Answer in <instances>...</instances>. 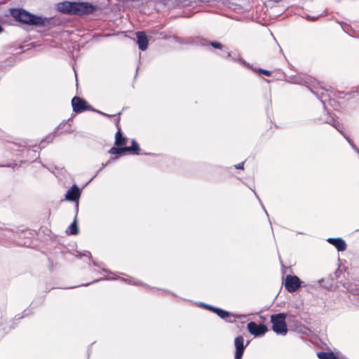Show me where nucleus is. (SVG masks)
<instances>
[{
  "mask_svg": "<svg viewBox=\"0 0 359 359\" xmlns=\"http://www.w3.org/2000/svg\"><path fill=\"white\" fill-rule=\"evenodd\" d=\"M337 359H348V358L344 355H341V356L337 355Z\"/></svg>",
  "mask_w": 359,
  "mask_h": 359,
  "instance_id": "obj_31",
  "label": "nucleus"
},
{
  "mask_svg": "<svg viewBox=\"0 0 359 359\" xmlns=\"http://www.w3.org/2000/svg\"><path fill=\"white\" fill-rule=\"evenodd\" d=\"M107 165V163H102L100 169L97 172H99L100 170H102Z\"/></svg>",
  "mask_w": 359,
  "mask_h": 359,
  "instance_id": "obj_30",
  "label": "nucleus"
},
{
  "mask_svg": "<svg viewBox=\"0 0 359 359\" xmlns=\"http://www.w3.org/2000/svg\"><path fill=\"white\" fill-rule=\"evenodd\" d=\"M198 304L201 306V307H203L206 309H209V306H210V304H205L203 302H199Z\"/></svg>",
  "mask_w": 359,
  "mask_h": 359,
  "instance_id": "obj_27",
  "label": "nucleus"
},
{
  "mask_svg": "<svg viewBox=\"0 0 359 359\" xmlns=\"http://www.w3.org/2000/svg\"><path fill=\"white\" fill-rule=\"evenodd\" d=\"M90 252L89 251H85L83 253H80L79 256L81 257V256H84V257H90Z\"/></svg>",
  "mask_w": 359,
  "mask_h": 359,
  "instance_id": "obj_26",
  "label": "nucleus"
},
{
  "mask_svg": "<svg viewBox=\"0 0 359 359\" xmlns=\"http://www.w3.org/2000/svg\"><path fill=\"white\" fill-rule=\"evenodd\" d=\"M11 15L22 24L44 27L52 25L53 18L32 14L23 8H12L10 11Z\"/></svg>",
  "mask_w": 359,
  "mask_h": 359,
  "instance_id": "obj_1",
  "label": "nucleus"
},
{
  "mask_svg": "<svg viewBox=\"0 0 359 359\" xmlns=\"http://www.w3.org/2000/svg\"><path fill=\"white\" fill-rule=\"evenodd\" d=\"M97 173H98V172H97V173L95 175V176H94V177H92V178H90V180H93V179H94V177H95V176H97Z\"/></svg>",
  "mask_w": 359,
  "mask_h": 359,
  "instance_id": "obj_36",
  "label": "nucleus"
},
{
  "mask_svg": "<svg viewBox=\"0 0 359 359\" xmlns=\"http://www.w3.org/2000/svg\"><path fill=\"white\" fill-rule=\"evenodd\" d=\"M122 152H126L124 147L122 148H117V147H112L109 149V153L111 154H119Z\"/></svg>",
  "mask_w": 359,
  "mask_h": 359,
  "instance_id": "obj_20",
  "label": "nucleus"
},
{
  "mask_svg": "<svg viewBox=\"0 0 359 359\" xmlns=\"http://www.w3.org/2000/svg\"><path fill=\"white\" fill-rule=\"evenodd\" d=\"M99 113H100V114H102V115H103V116H109V115H108V114H104V113H103V112L99 111Z\"/></svg>",
  "mask_w": 359,
  "mask_h": 359,
  "instance_id": "obj_32",
  "label": "nucleus"
},
{
  "mask_svg": "<svg viewBox=\"0 0 359 359\" xmlns=\"http://www.w3.org/2000/svg\"><path fill=\"white\" fill-rule=\"evenodd\" d=\"M216 314L222 319H226L229 317L234 316L233 313L219 308L217 309Z\"/></svg>",
  "mask_w": 359,
  "mask_h": 359,
  "instance_id": "obj_18",
  "label": "nucleus"
},
{
  "mask_svg": "<svg viewBox=\"0 0 359 359\" xmlns=\"http://www.w3.org/2000/svg\"><path fill=\"white\" fill-rule=\"evenodd\" d=\"M225 52H226V54H224V55H222L223 57L229 58V57H230L231 56V53L229 51L226 50Z\"/></svg>",
  "mask_w": 359,
  "mask_h": 359,
  "instance_id": "obj_29",
  "label": "nucleus"
},
{
  "mask_svg": "<svg viewBox=\"0 0 359 359\" xmlns=\"http://www.w3.org/2000/svg\"><path fill=\"white\" fill-rule=\"evenodd\" d=\"M124 149L126 151L133 152L135 154H138V151H140V147L137 142L135 140H133L131 141V146L125 147Z\"/></svg>",
  "mask_w": 359,
  "mask_h": 359,
  "instance_id": "obj_16",
  "label": "nucleus"
},
{
  "mask_svg": "<svg viewBox=\"0 0 359 359\" xmlns=\"http://www.w3.org/2000/svg\"><path fill=\"white\" fill-rule=\"evenodd\" d=\"M286 317L287 314L283 313L273 314L271 316V322L273 325L272 330L277 334L285 336L287 333V327L285 321Z\"/></svg>",
  "mask_w": 359,
  "mask_h": 359,
  "instance_id": "obj_2",
  "label": "nucleus"
},
{
  "mask_svg": "<svg viewBox=\"0 0 359 359\" xmlns=\"http://www.w3.org/2000/svg\"><path fill=\"white\" fill-rule=\"evenodd\" d=\"M235 168L236 169H243L244 168V162L240 163L237 165H235Z\"/></svg>",
  "mask_w": 359,
  "mask_h": 359,
  "instance_id": "obj_25",
  "label": "nucleus"
},
{
  "mask_svg": "<svg viewBox=\"0 0 359 359\" xmlns=\"http://www.w3.org/2000/svg\"><path fill=\"white\" fill-rule=\"evenodd\" d=\"M234 345L236 348L235 359H241L243 355L244 350L247 346L244 345V339L242 336H238L235 338Z\"/></svg>",
  "mask_w": 359,
  "mask_h": 359,
  "instance_id": "obj_10",
  "label": "nucleus"
},
{
  "mask_svg": "<svg viewBox=\"0 0 359 359\" xmlns=\"http://www.w3.org/2000/svg\"><path fill=\"white\" fill-rule=\"evenodd\" d=\"M327 241L334 246L339 252H344L347 248L345 241L341 238H328Z\"/></svg>",
  "mask_w": 359,
  "mask_h": 359,
  "instance_id": "obj_11",
  "label": "nucleus"
},
{
  "mask_svg": "<svg viewBox=\"0 0 359 359\" xmlns=\"http://www.w3.org/2000/svg\"><path fill=\"white\" fill-rule=\"evenodd\" d=\"M137 43L141 50H147L148 47V39L144 32H136Z\"/></svg>",
  "mask_w": 359,
  "mask_h": 359,
  "instance_id": "obj_12",
  "label": "nucleus"
},
{
  "mask_svg": "<svg viewBox=\"0 0 359 359\" xmlns=\"http://www.w3.org/2000/svg\"><path fill=\"white\" fill-rule=\"evenodd\" d=\"M262 208H264L263 206H262ZM264 212L266 214V215H268L267 211L265 209H264Z\"/></svg>",
  "mask_w": 359,
  "mask_h": 359,
  "instance_id": "obj_37",
  "label": "nucleus"
},
{
  "mask_svg": "<svg viewBox=\"0 0 359 359\" xmlns=\"http://www.w3.org/2000/svg\"><path fill=\"white\" fill-rule=\"evenodd\" d=\"M106 279L107 280L121 279V280L127 282V283H128L129 284H131V285H137V286L147 287V285L146 284H144L141 281L137 280L134 278H132V277H128L127 278H121V277H118V278H107Z\"/></svg>",
  "mask_w": 359,
  "mask_h": 359,
  "instance_id": "obj_13",
  "label": "nucleus"
},
{
  "mask_svg": "<svg viewBox=\"0 0 359 359\" xmlns=\"http://www.w3.org/2000/svg\"><path fill=\"white\" fill-rule=\"evenodd\" d=\"M81 196V191L77 185L74 184L73 185L70 189H69L66 194H65V198L67 201H74L76 202V211H78L79 208V199Z\"/></svg>",
  "mask_w": 359,
  "mask_h": 359,
  "instance_id": "obj_7",
  "label": "nucleus"
},
{
  "mask_svg": "<svg viewBox=\"0 0 359 359\" xmlns=\"http://www.w3.org/2000/svg\"><path fill=\"white\" fill-rule=\"evenodd\" d=\"M249 332L255 336L259 337L264 335L268 330L264 325H258L255 322H250L247 325Z\"/></svg>",
  "mask_w": 359,
  "mask_h": 359,
  "instance_id": "obj_6",
  "label": "nucleus"
},
{
  "mask_svg": "<svg viewBox=\"0 0 359 359\" xmlns=\"http://www.w3.org/2000/svg\"><path fill=\"white\" fill-rule=\"evenodd\" d=\"M97 173H98V172H97V173L95 175V176H94V177H92V178H90V180H93V179H94V177H95V176H97Z\"/></svg>",
  "mask_w": 359,
  "mask_h": 359,
  "instance_id": "obj_35",
  "label": "nucleus"
},
{
  "mask_svg": "<svg viewBox=\"0 0 359 359\" xmlns=\"http://www.w3.org/2000/svg\"><path fill=\"white\" fill-rule=\"evenodd\" d=\"M3 32V28L0 25V34Z\"/></svg>",
  "mask_w": 359,
  "mask_h": 359,
  "instance_id": "obj_34",
  "label": "nucleus"
},
{
  "mask_svg": "<svg viewBox=\"0 0 359 359\" xmlns=\"http://www.w3.org/2000/svg\"><path fill=\"white\" fill-rule=\"evenodd\" d=\"M74 1H64L56 4L58 12L68 15H72Z\"/></svg>",
  "mask_w": 359,
  "mask_h": 359,
  "instance_id": "obj_8",
  "label": "nucleus"
},
{
  "mask_svg": "<svg viewBox=\"0 0 359 359\" xmlns=\"http://www.w3.org/2000/svg\"><path fill=\"white\" fill-rule=\"evenodd\" d=\"M302 281L297 276L287 275L285 280V287L289 292H294L301 287Z\"/></svg>",
  "mask_w": 359,
  "mask_h": 359,
  "instance_id": "obj_5",
  "label": "nucleus"
},
{
  "mask_svg": "<svg viewBox=\"0 0 359 359\" xmlns=\"http://www.w3.org/2000/svg\"><path fill=\"white\" fill-rule=\"evenodd\" d=\"M72 105L74 112L80 113L90 108L86 101L79 97H74L72 100Z\"/></svg>",
  "mask_w": 359,
  "mask_h": 359,
  "instance_id": "obj_9",
  "label": "nucleus"
},
{
  "mask_svg": "<svg viewBox=\"0 0 359 359\" xmlns=\"http://www.w3.org/2000/svg\"><path fill=\"white\" fill-rule=\"evenodd\" d=\"M231 60L234 62H239L241 65H243V67H245L246 68H249V69L252 68V66L248 62H247L246 61L243 60L240 56H233L231 57Z\"/></svg>",
  "mask_w": 359,
  "mask_h": 359,
  "instance_id": "obj_19",
  "label": "nucleus"
},
{
  "mask_svg": "<svg viewBox=\"0 0 359 359\" xmlns=\"http://www.w3.org/2000/svg\"><path fill=\"white\" fill-rule=\"evenodd\" d=\"M343 136L344 137L348 142V140H351L348 135H346V133H344L343 130H342V127L341 126V131H339Z\"/></svg>",
  "mask_w": 359,
  "mask_h": 359,
  "instance_id": "obj_24",
  "label": "nucleus"
},
{
  "mask_svg": "<svg viewBox=\"0 0 359 359\" xmlns=\"http://www.w3.org/2000/svg\"><path fill=\"white\" fill-rule=\"evenodd\" d=\"M89 285V283H87V284H84L83 285V286H88Z\"/></svg>",
  "mask_w": 359,
  "mask_h": 359,
  "instance_id": "obj_38",
  "label": "nucleus"
},
{
  "mask_svg": "<svg viewBox=\"0 0 359 359\" xmlns=\"http://www.w3.org/2000/svg\"><path fill=\"white\" fill-rule=\"evenodd\" d=\"M67 233L71 235H76L79 233V228L76 224V219L69 226L68 229L67 230Z\"/></svg>",
  "mask_w": 359,
  "mask_h": 359,
  "instance_id": "obj_17",
  "label": "nucleus"
},
{
  "mask_svg": "<svg viewBox=\"0 0 359 359\" xmlns=\"http://www.w3.org/2000/svg\"><path fill=\"white\" fill-rule=\"evenodd\" d=\"M313 122L318 124L320 123H327L333 126L338 131H341V124L335 121L334 118L332 115L328 112L327 111L324 109L323 114L320 115L318 117L313 118Z\"/></svg>",
  "mask_w": 359,
  "mask_h": 359,
  "instance_id": "obj_4",
  "label": "nucleus"
},
{
  "mask_svg": "<svg viewBox=\"0 0 359 359\" xmlns=\"http://www.w3.org/2000/svg\"><path fill=\"white\" fill-rule=\"evenodd\" d=\"M253 192H254L255 195L256 196V197H257L258 199H259V196H257V193H256L254 190H253ZM259 201H260V200H259Z\"/></svg>",
  "mask_w": 359,
  "mask_h": 359,
  "instance_id": "obj_33",
  "label": "nucleus"
},
{
  "mask_svg": "<svg viewBox=\"0 0 359 359\" xmlns=\"http://www.w3.org/2000/svg\"><path fill=\"white\" fill-rule=\"evenodd\" d=\"M258 72L259 74H264L267 76H270L271 75V72L269 70H265V69H259L258 70Z\"/></svg>",
  "mask_w": 359,
  "mask_h": 359,
  "instance_id": "obj_22",
  "label": "nucleus"
},
{
  "mask_svg": "<svg viewBox=\"0 0 359 359\" xmlns=\"http://www.w3.org/2000/svg\"><path fill=\"white\" fill-rule=\"evenodd\" d=\"M126 143V139L123 136V134L120 128H118V131L115 135V144L118 147L125 145Z\"/></svg>",
  "mask_w": 359,
  "mask_h": 359,
  "instance_id": "obj_14",
  "label": "nucleus"
},
{
  "mask_svg": "<svg viewBox=\"0 0 359 359\" xmlns=\"http://www.w3.org/2000/svg\"><path fill=\"white\" fill-rule=\"evenodd\" d=\"M95 11L96 6L89 2L74 1L72 15H87Z\"/></svg>",
  "mask_w": 359,
  "mask_h": 359,
  "instance_id": "obj_3",
  "label": "nucleus"
},
{
  "mask_svg": "<svg viewBox=\"0 0 359 359\" xmlns=\"http://www.w3.org/2000/svg\"><path fill=\"white\" fill-rule=\"evenodd\" d=\"M217 309H218L217 307H215V306L210 305L208 310L214 312L215 313H216Z\"/></svg>",
  "mask_w": 359,
  "mask_h": 359,
  "instance_id": "obj_28",
  "label": "nucleus"
},
{
  "mask_svg": "<svg viewBox=\"0 0 359 359\" xmlns=\"http://www.w3.org/2000/svg\"><path fill=\"white\" fill-rule=\"evenodd\" d=\"M319 359H337V355L332 351H320L317 353Z\"/></svg>",
  "mask_w": 359,
  "mask_h": 359,
  "instance_id": "obj_15",
  "label": "nucleus"
},
{
  "mask_svg": "<svg viewBox=\"0 0 359 359\" xmlns=\"http://www.w3.org/2000/svg\"><path fill=\"white\" fill-rule=\"evenodd\" d=\"M210 45L215 48L222 49L223 48V45L222 43L216 41L211 42Z\"/></svg>",
  "mask_w": 359,
  "mask_h": 359,
  "instance_id": "obj_21",
  "label": "nucleus"
},
{
  "mask_svg": "<svg viewBox=\"0 0 359 359\" xmlns=\"http://www.w3.org/2000/svg\"><path fill=\"white\" fill-rule=\"evenodd\" d=\"M348 143L351 146V147L359 155V149L355 146V144L353 142L352 140H348Z\"/></svg>",
  "mask_w": 359,
  "mask_h": 359,
  "instance_id": "obj_23",
  "label": "nucleus"
}]
</instances>
